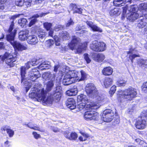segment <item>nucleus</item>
<instances>
[{"mask_svg": "<svg viewBox=\"0 0 147 147\" xmlns=\"http://www.w3.org/2000/svg\"><path fill=\"white\" fill-rule=\"evenodd\" d=\"M38 66L39 69L41 70L48 69L50 67V62L49 61H42V59L37 60L33 59L31 61H28L26 64L25 66H22L20 68V74L21 77V83L25 86L26 91L27 92L33 85L34 82L32 84L31 81L32 82L35 81L40 76L39 73L37 69H33L29 72L27 77L26 74V69H28L31 66H35L39 64Z\"/></svg>", "mask_w": 147, "mask_h": 147, "instance_id": "f257e3e1", "label": "nucleus"}, {"mask_svg": "<svg viewBox=\"0 0 147 147\" xmlns=\"http://www.w3.org/2000/svg\"><path fill=\"white\" fill-rule=\"evenodd\" d=\"M34 87L31 88V92L29 94V97L35 99L39 102H42L44 105H51L54 100L56 102H58L60 99L61 96L60 91L56 90L50 94L47 97V93L44 88L39 89L38 87L41 84L38 82L34 83Z\"/></svg>", "mask_w": 147, "mask_h": 147, "instance_id": "f03ea898", "label": "nucleus"}, {"mask_svg": "<svg viewBox=\"0 0 147 147\" xmlns=\"http://www.w3.org/2000/svg\"><path fill=\"white\" fill-rule=\"evenodd\" d=\"M14 26V23L13 22H11L8 32L9 33L6 35L7 40L9 41L13 47L19 51H22L27 49V47L20 43L14 40V38L16 34L17 30L14 29L11 32L13 29Z\"/></svg>", "mask_w": 147, "mask_h": 147, "instance_id": "7ed1b4c3", "label": "nucleus"}, {"mask_svg": "<svg viewBox=\"0 0 147 147\" xmlns=\"http://www.w3.org/2000/svg\"><path fill=\"white\" fill-rule=\"evenodd\" d=\"M119 95L118 101L120 102H124L126 100H131L137 95V91L134 88H131L125 89L124 90L119 91Z\"/></svg>", "mask_w": 147, "mask_h": 147, "instance_id": "20e7f679", "label": "nucleus"}, {"mask_svg": "<svg viewBox=\"0 0 147 147\" xmlns=\"http://www.w3.org/2000/svg\"><path fill=\"white\" fill-rule=\"evenodd\" d=\"M78 73V72L75 70L66 71L63 80V84L67 86L77 81L79 79Z\"/></svg>", "mask_w": 147, "mask_h": 147, "instance_id": "39448f33", "label": "nucleus"}, {"mask_svg": "<svg viewBox=\"0 0 147 147\" xmlns=\"http://www.w3.org/2000/svg\"><path fill=\"white\" fill-rule=\"evenodd\" d=\"M79 39L76 36H73L72 40L69 44V46L71 49L73 50L74 49H77L78 51L81 52L83 50L86 49L87 43L86 42H84L82 44V46H80L79 47H78L77 45L79 43Z\"/></svg>", "mask_w": 147, "mask_h": 147, "instance_id": "423d86ee", "label": "nucleus"}, {"mask_svg": "<svg viewBox=\"0 0 147 147\" xmlns=\"http://www.w3.org/2000/svg\"><path fill=\"white\" fill-rule=\"evenodd\" d=\"M137 9L134 7L131 6L128 7L127 10L126 11L125 9L123 10V13H127L126 15L127 19L130 21H134L136 20L139 16L137 13Z\"/></svg>", "mask_w": 147, "mask_h": 147, "instance_id": "0eeeda50", "label": "nucleus"}, {"mask_svg": "<svg viewBox=\"0 0 147 147\" xmlns=\"http://www.w3.org/2000/svg\"><path fill=\"white\" fill-rule=\"evenodd\" d=\"M85 91L89 97L94 98L98 96V92L94 85L90 83L86 85Z\"/></svg>", "mask_w": 147, "mask_h": 147, "instance_id": "6e6552de", "label": "nucleus"}, {"mask_svg": "<svg viewBox=\"0 0 147 147\" xmlns=\"http://www.w3.org/2000/svg\"><path fill=\"white\" fill-rule=\"evenodd\" d=\"M4 59L6 64L12 67L15 65V62L17 60V57L13 56L11 54L6 52L3 55Z\"/></svg>", "mask_w": 147, "mask_h": 147, "instance_id": "1a4fd4ad", "label": "nucleus"}, {"mask_svg": "<svg viewBox=\"0 0 147 147\" xmlns=\"http://www.w3.org/2000/svg\"><path fill=\"white\" fill-rule=\"evenodd\" d=\"M114 113L113 112L111 109H107L103 112V120L104 122H109L113 119Z\"/></svg>", "mask_w": 147, "mask_h": 147, "instance_id": "9d476101", "label": "nucleus"}, {"mask_svg": "<svg viewBox=\"0 0 147 147\" xmlns=\"http://www.w3.org/2000/svg\"><path fill=\"white\" fill-rule=\"evenodd\" d=\"M85 112L84 115L85 119L86 120H96L98 119V113L92 111H89Z\"/></svg>", "mask_w": 147, "mask_h": 147, "instance_id": "9b49d317", "label": "nucleus"}, {"mask_svg": "<svg viewBox=\"0 0 147 147\" xmlns=\"http://www.w3.org/2000/svg\"><path fill=\"white\" fill-rule=\"evenodd\" d=\"M77 107L80 111L84 109L86 110H89L94 109V107L90 103L88 104L78 101Z\"/></svg>", "mask_w": 147, "mask_h": 147, "instance_id": "f8f14e48", "label": "nucleus"}, {"mask_svg": "<svg viewBox=\"0 0 147 147\" xmlns=\"http://www.w3.org/2000/svg\"><path fill=\"white\" fill-rule=\"evenodd\" d=\"M49 13V12L46 13H42L40 14H36L33 16L32 17V19L29 22V26L31 27L32 25L34 24L37 22V18L39 17L44 16Z\"/></svg>", "mask_w": 147, "mask_h": 147, "instance_id": "ddd939ff", "label": "nucleus"}, {"mask_svg": "<svg viewBox=\"0 0 147 147\" xmlns=\"http://www.w3.org/2000/svg\"><path fill=\"white\" fill-rule=\"evenodd\" d=\"M136 127L138 129H143L146 127V123L144 119L141 118L137 120L135 123Z\"/></svg>", "mask_w": 147, "mask_h": 147, "instance_id": "4468645a", "label": "nucleus"}, {"mask_svg": "<svg viewBox=\"0 0 147 147\" xmlns=\"http://www.w3.org/2000/svg\"><path fill=\"white\" fill-rule=\"evenodd\" d=\"M101 42L95 40L93 41L90 45V48L93 50L96 51H101Z\"/></svg>", "mask_w": 147, "mask_h": 147, "instance_id": "2eb2a0df", "label": "nucleus"}, {"mask_svg": "<svg viewBox=\"0 0 147 147\" xmlns=\"http://www.w3.org/2000/svg\"><path fill=\"white\" fill-rule=\"evenodd\" d=\"M55 77L54 74L49 72H45L42 75V77L45 81L55 80Z\"/></svg>", "mask_w": 147, "mask_h": 147, "instance_id": "dca6fc26", "label": "nucleus"}, {"mask_svg": "<svg viewBox=\"0 0 147 147\" xmlns=\"http://www.w3.org/2000/svg\"><path fill=\"white\" fill-rule=\"evenodd\" d=\"M66 104L67 107L71 110L74 109L76 107L75 101L72 98H68L66 101Z\"/></svg>", "mask_w": 147, "mask_h": 147, "instance_id": "f3484780", "label": "nucleus"}, {"mask_svg": "<svg viewBox=\"0 0 147 147\" xmlns=\"http://www.w3.org/2000/svg\"><path fill=\"white\" fill-rule=\"evenodd\" d=\"M27 42L29 44L35 45L38 42V40L36 36L34 35L29 36L27 38Z\"/></svg>", "mask_w": 147, "mask_h": 147, "instance_id": "a211bd4d", "label": "nucleus"}, {"mask_svg": "<svg viewBox=\"0 0 147 147\" xmlns=\"http://www.w3.org/2000/svg\"><path fill=\"white\" fill-rule=\"evenodd\" d=\"M55 82V80H49L46 83V88L45 91L47 92H49L51 91L53 89Z\"/></svg>", "mask_w": 147, "mask_h": 147, "instance_id": "6ab92c4d", "label": "nucleus"}, {"mask_svg": "<svg viewBox=\"0 0 147 147\" xmlns=\"http://www.w3.org/2000/svg\"><path fill=\"white\" fill-rule=\"evenodd\" d=\"M28 30L21 31L19 33V38L22 41H24L27 40L28 35Z\"/></svg>", "mask_w": 147, "mask_h": 147, "instance_id": "aec40b11", "label": "nucleus"}, {"mask_svg": "<svg viewBox=\"0 0 147 147\" xmlns=\"http://www.w3.org/2000/svg\"><path fill=\"white\" fill-rule=\"evenodd\" d=\"M65 136L67 138L70 140H76L77 137V134L75 132L70 133L68 132H66L64 133Z\"/></svg>", "mask_w": 147, "mask_h": 147, "instance_id": "412c9836", "label": "nucleus"}, {"mask_svg": "<svg viewBox=\"0 0 147 147\" xmlns=\"http://www.w3.org/2000/svg\"><path fill=\"white\" fill-rule=\"evenodd\" d=\"M131 0H114L113 3L115 6H121L127 3H131Z\"/></svg>", "mask_w": 147, "mask_h": 147, "instance_id": "4be33fe9", "label": "nucleus"}, {"mask_svg": "<svg viewBox=\"0 0 147 147\" xmlns=\"http://www.w3.org/2000/svg\"><path fill=\"white\" fill-rule=\"evenodd\" d=\"M39 40L41 42H43L45 39L46 33L45 31L42 30H39L37 33Z\"/></svg>", "mask_w": 147, "mask_h": 147, "instance_id": "5701e85b", "label": "nucleus"}, {"mask_svg": "<svg viewBox=\"0 0 147 147\" xmlns=\"http://www.w3.org/2000/svg\"><path fill=\"white\" fill-rule=\"evenodd\" d=\"M88 100L87 96L83 94H81L78 96V101L88 104L90 103L88 102Z\"/></svg>", "mask_w": 147, "mask_h": 147, "instance_id": "b1692460", "label": "nucleus"}, {"mask_svg": "<svg viewBox=\"0 0 147 147\" xmlns=\"http://www.w3.org/2000/svg\"><path fill=\"white\" fill-rule=\"evenodd\" d=\"M87 24L91 28L92 30L93 31H99L100 29L96 25L94 24L92 22L90 21H87Z\"/></svg>", "mask_w": 147, "mask_h": 147, "instance_id": "393cba45", "label": "nucleus"}, {"mask_svg": "<svg viewBox=\"0 0 147 147\" xmlns=\"http://www.w3.org/2000/svg\"><path fill=\"white\" fill-rule=\"evenodd\" d=\"M140 18L138 20V24L137 26L139 28H142L144 27L147 24V21L146 19L144 18Z\"/></svg>", "mask_w": 147, "mask_h": 147, "instance_id": "a878e982", "label": "nucleus"}, {"mask_svg": "<svg viewBox=\"0 0 147 147\" xmlns=\"http://www.w3.org/2000/svg\"><path fill=\"white\" fill-rule=\"evenodd\" d=\"M102 72L104 75L109 76L112 74L113 70L110 67H105L102 70Z\"/></svg>", "mask_w": 147, "mask_h": 147, "instance_id": "bb28decb", "label": "nucleus"}, {"mask_svg": "<svg viewBox=\"0 0 147 147\" xmlns=\"http://www.w3.org/2000/svg\"><path fill=\"white\" fill-rule=\"evenodd\" d=\"M113 80L112 78H107L104 81V84L106 88L109 87L113 84Z\"/></svg>", "mask_w": 147, "mask_h": 147, "instance_id": "cd10ccee", "label": "nucleus"}, {"mask_svg": "<svg viewBox=\"0 0 147 147\" xmlns=\"http://www.w3.org/2000/svg\"><path fill=\"white\" fill-rule=\"evenodd\" d=\"M138 63L139 66L142 68L147 67V60L144 59H140L138 60Z\"/></svg>", "mask_w": 147, "mask_h": 147, "instance_id": "c85d7f7f", "label": "nucleus"}, {"mask_svg": "<svg viewBox=\"0 0 147 147\" xmlns=\"http://www.w3.org/2000/svg\"><path fill=\"white\" fill-rule=\"evenodd\" d=\"M78 92L76 88L71 89L66 92V94L68 96H73L76 95Z\"/></svg>", "mask_w": 147, "mask_h": 147, "instance_id": "c756f323", "label": "nucleus"}, {"mask_svg": "<svg viewBox=\"0 0 147 147\" xmlns=\"http://www.w3.org/2000/svg\"><path fill=\"white\" fill-rule=\"evenodd\" d=\"M121 13V11L117 8H114L111 10L109 12L110 16H118Z\"/></svg>", "mask_w": 147, "mask_h": 147, "instance_id": "7c9ffc66", "label": "nucleus"}, {"mask_svg": "<svg viewBox=\"0 0 147 147\" xmlns=\"http://www.w3.org/2000/svg\"><path fill=\"white\" fill-rule=\"evenodd\" d=\"M60 37L63 40H68L70 38L69 33L65 31H63L59 34Z\"/></svg>", "mask_w": 147, "mask_h": 147, "instance_id": "2f4dec72", "label": "nucleus"}, {"mask_svg": "<svg viewBox=\"0 0 147 147\" xmlns=\"http://www.w3.org/2000/svg\"><path fill=\"white\" fill-rule=\"evenodd\" d=\"M27 125L28 127L35 130L39 131L42 132H44L45 131L44 129H40L38 126L36 125L35 124L29 123V125Z\"/></svg>", "mask_w": 147, "mask_h": 147, "instance_id": "473e14b6", "label": "nucleus"}, {"mask_svg": "<svg viewBox=\"0 0 147 147\" xmlns=\"http://www.w3.org/2000/svg\"><path fill=\"white\" fill-rule=\"evenodd\" d=\"M139 10L142 13L147 11V3H141L140 5L138 7Z\"/></svg>", "mask_w": 147, "mask_h": 147, "instance_id": "72a5a7b5", "label": "nucleus"}, {"mask_svg": "<svg viewBox=\"0 0 147 147\" xmlns=\"http://www.w3.org/2000/svg\"><path fill=\"white\" fill-rule=\"evenodd\" d=\"M27 22V20L25 18H21L18 21L19 24L22 27H23L26 25Z\"/></svg>", "mask_w": 147, "mask_h": 147, "instance_id": "f704fd0d", "label": "nucleus"}, {"mask_svg": "<svg viewBox=\"0 0 147 147\" xmlns=\"http://www.w3.org/2000/svg\"><path fill=\"white\" fill-rule=\"evenodd\" d=\"M101 55L100 53H96L92 55L94 60L96 61L99 62L101 60Z\"/></svg>", "mask_w": 147, "mask_h": 147, "instance_id": "c9c22d12", "label": "nucleus"}, {"mask_svg": "<svg viewBox=\"0 0 147 147\" xmlns=\"http://www.w3.org/2000/svg\"><path fill=\"white\" fill-rule=\"evenodd\" d=\"M126 82L123 80H119L117 82V85L118 86H124L126 84Z\"/></svg>", "mask_w": 147, "mask_h": 147, "instance_id": "e433bc0d", "label": "nucleus"}, {"mask_svg": "<svg viewBox=\"0 0 147 147\" xmlns=\"http://www.w3.org/2000/svg\"><path fill=\"white\" fill-rule=\"evenodd\" d=\"M43 25L45 28L47 30H49L52 26V24L47 22L44 23Z\"/></svg>", "mask_w": 147, "mask_h": 147, "instance_id": "4c0bfd02", "label": "nucleus"}, {"mask_svg": "<svg viewBox=\"0 0 147 147\" xmlns=\"http://www.w3.org/2000/svg\"><path fill=\"white\" fill-rule=\"evenodd\" d=\"M16 5L20 7H22L24 5V0H16L15 1Z\"/></svg>", "mask_w": 147, "mask_h": 147, "instance_id": "58836bf2", "label": "nucleus"}, {"mask_svg": "<svg viewBox=\"0 0 147 147\" xmlns=\"http://www.w3.org/2000/svg\"><path fill=\"white\" fill-rule=\"evenodd\" d=\"M6 132L8 134L9 137L10 138L13 137L14 134V131L10 129V128Z\"/></svg>", "mask_w": 147, "mask_h": 147, "instance_id": "ea45409f", "label": "nucleus"}, {"mask_svg": "<svg viewBox=\"0 0 147 147\" xmlns=\"http://www.w3.org/2000/svg\"><path fill=\"white\" fill-rule=\"evenodd\" d=\"M54 62L55 63V65L54 67V71L55 72H57L58 71V69L60 67L59 63L58 61H54Z\"/></svg>", "mask_w": 147, "mask_h": 147, "instance_id": "a19ab883", "label": "nucleus"}, {"mask_svg": "<svg viewBox=\"0 0 147 147\" xmlns=\"http://www.w3.org/2000/svg\"><path fill=\"white\" fill-rule=\"evenodd\" d=\"M84 59L87 63H89L91 60L90 58L89 55L87 53H85L84 54Z\"/></svg>", "mask_w": 147, "mask_h": 147, "instance_id": "79ce46f5", "label": "nucleus"}, {"mask_svg": "<svg viewBox=\"0 0 147 147\" xmlns=\"http://www.w3.org/2000/svg\"><path fill=\"white\" fill-rule=\"evenodd\" d=\"M81 77V78L78 81L84 80L86 78V73L83 71H80Z\"/></svg>", "mask_w": 147, "mask_h": 147, "instance_id": "37998d69", "label": "nucleus"}, {"mask_svg": "<svg viewBox=\"0 0 147 147\" xmlns=\"http://www.w3.org/2000/svg\"><path fill=\"white\" fill-rule=\"evenodd\" d=\"M54 43V41L52 39H49L47 41V47H49L51 46Z\"/></svg>", "mask_w": 147, "mask_h": 147, "instance_id": "c03bdc74", "label": "nucleus"}, {"mask_svg": "<svg viewBox=\"0 0 147 147\" xmlns=\"http://www.w3.org/2000/svg\"><path fill=\"white\" fill-rule=\"evenodd\" d=\"M142 90L147 94V81L143 83L142 86Z\"/></svg>", "mask_w": 147, "mask_h": 147, "instance_id": "a18cd8bd", "label": "nucleus"}, {"mask_svg": "<svg viewBox=\"0 0 147 147\" xmlns=\"http://www.w3.org/2000/svg\"><path fill=\"white\" fill-rule=\"evenodd\" d=\"M78 7L77 5L75 4L72 3L70 4L69 6L70 9H71V10H73V12H74V11L76 10Z\"/></svg>", "mask_w": 147, "mask_h": 147, "instance_id": "49530a36", "label": "nucleus"}, {"mask_svg": "<svg viewBox=\"0 0 147 147\" xmlns=\"http://www.w3.org/2000/svg\"><path fill=\"white\" fill-rule=\"evenodd\" d=\"M120 122V120L119 117L116 119H114V121L112 123V125L113 126H115L119 124Z\"/></svg>", "mask_w": 147, "mask_h": 147, "instance_id": "de8ad7c7", "label": "nucleus"}, {"mask_svg": "<svg viewBox=\"0 0 147 147\" xmlns=\"http://www.w3.org/2000/svg\"><path fill=\"white\" fill-rule=\"evenodd\" d=\"M116 86L115 85L113 86L111 88L109 93L111 95L113 94L115 92L116 90Z\"/></svg>", "mask_w": 147, "mask_h": 147, "instance_id": "09e8293b", "label": "nucleus"}, {"mask_svg": "<svg viewBox=\"0 0 147 147\" xmlns=\"http://www.w3.org/2000/svg\"><path fill=\"white\" fill-rule=\"evenodd\" d=\"M32 1H30L28 0H24L23 5H26L27 7H28L30 6V3Z\"/></svg>", "mask_w": 147, "mask_h": 147, "instance_id": "8fccbe9b", "label": "nucleus"}, {"mask_svg": "<svg viewBox=\"0 0 147 147\" xmlns=\"http://www.w3.org/2000/svg\"><path fill=\"white\" fill-rule=\"evenodd\" d=\"M82 9L80 8H77V9L75 11H74V12H73V13H78L79 14H81L82 13Z\"/></svg>", "mask_w": 147, "mask_h": 147, "instance_id": "3c124183", "label": "nucleus"}, {"mask_svg": "<svg viewBox=\"0 0 147 147\" xmlns=\"http://www.w3.org/2000/svg\"><path fill=\"white\" fill-rule=\"evenodd\" d=\"M74 23L73 22V20L71 18H70L69 20L67 23L66 24V26L69 27L71 25H73Z\"/></svg>", "mask_w": 147, "mask_h": 147, "instance_id": "603ef678", "label": "nucleus"}, {"mask_svg": "<svg viewBox=\"0 0 147 147\" xmlns=\"http://www.w3.org/2000/svg\"><path fill=\"white\" fill-rule=\"evenodd\" d=\"M139 57V56L138 55L136 54H133V55H130L129 56V58L131 60V61L133 63V60L136 57Z\"/></svg>", "mask_w": 147, "mask_h": 147, "instance_id": "864d4df0", "label": "nucleus"}, {"mask_svg": "<svg viewBox=\"0 0 147 147\" xmlns=\"http://www.w3.org/2000/svg\"><path fill=\"white\" fill-rule=\"evenodd\" d=\"M107 49V46L104 42H102V51L105 50Z\"/></svg>", "mask_w": 147, "mask_h": 147, "instance_id": "5fc2aeb1", "label": "nucleus"}, {"mask_svg": "<svg viewBox=\"0 0 147 147\" xmlns=\"http://www.w3.org/2000/svg\"><path fill=\"white\" fill-rule=\"evenodd\" d=\"M9 127L7 125L3 126L1 127V130L2 131H6L7 132V131L9 129Z\"/></svg>", "mask_w": 147, "mask_h": 147, "instance_id": "6e6d98bb", "label": "nucleus"}, {"mask_svg": "<svg viewBox=\"0 0 147 147\" xmlns=\"http://www.w3.org/2000/svg\"><path fill=\"white\" fill-rule=\"evenodd\" d=\"M32 134L35 139H37L40 137V135L36 132H33Z\"/></svg>", "mask_w": 147, "mask_h": 147, "instance_id": "4d7b16f0", "label": "nucleus"}, {"mask_svg": "<svg viewBox=\"0 0 147 147\" xmlns=\"http://www.w3.org/2000/svg\"><path fill=\"white\" fill-rule=\"evenodd\" d=\"M82 135L85 139L88 138L89 137V135L87 133L82 132L81 133Z\"/></svg>", "mask_w": 147, "mask_h": 147, "instance_id": "13d9d810", "label": "nucleus"}, {"mask_svg": "<svg viewBox=\"0 0 147 147\" xmlns=\"http://www.w3.org/2000/svg\"><path fill=\"white\" fill-rule=\"evenodd\" d=\"M129 51L127 52V53L128 54H130V53H134V52L135 50L134 49H133L132 48H131L129 49Z\"/></svg>", "mask_w": 147, "mask_h": 147, "instance_id": "bf43d9fd", "label": "nucleus"}, {"mask_svg": "<svg viewBox=\"0 0 147 147\" xmlns=\"http://www.w3.org/2000/svg\"><path fill=\"white\" fill-rule=\"evenodd\" d=\"M55 42L58 40H60V38L57 35H55L53 37Z\"/></svg>", "mask_w": 147, "mask_h": 147, "instance_id": "052dcab7", "label": "nucleus"}, {"mask_svg": "<svg viewBox=\"0 0 147 147\" xmlns=\"http://www.w3.org/2000/svg\"><path fill=\"white\" fill-rule=\"evenodd\" d=\"M53 31L52 30H50L49 32V35L51 37H53Z\"/></svg>", "mask_w": 147, "mask_h": 147, "instance_id": "680f3d73", "label": "nucleus"}, {"mask_svg": "<svg viewBox=\"0 0 147 147\" xmlns=\"http://www.w3.org/2000/svg\"><path fill=\"white\" fill-rule=\"evenodd\" d=\"M5 61L3 55L0 56V63H1Z\"/></svg>", "mask_w": 147, "mask_h": 147, "instance_id": "e2e57ef3", "label": "nucleus"}, {"mask_svg": "<svg viewBox=\"0 0 147 147\" xmlns=\"http://www.w3.org/2000/svg\"><path fill=\"white\" fill-rule=\"evenodd\" d=\"M52 129L54 132H57L59 131L58 129L56 127H53Z\"/></svg>", "mask_w": 147, "mask_h": 147, "instance_id": "0e129e2a", "label": "nucleus"}, {"mask_svg": "<svg viewBox=\"0 0 147 147\" xmlns=\"http://www.w3.org/2000/svg\"><path fill=\"white\" fill-rule=\"evenodd\" d=\"M82 27L80 25H78L76 28V30L77 31H79L82 29Z\"/></svg>", "mask_w": 147, "mask_h": 147, "instance_id": "69168bd1", "label": "nucleus"}, {"mask_svg": "<svg viewBox=\"0 0 147 147\" xmlns=\"http://www.w3.org/2000/svg\"><path fill=\"white\" fill-rule=\"evenodd\" d=\"M4 48V43L3 42H0V49H3Z\"/></svg>", "mask_w": 147, "mask_h": 147, "instance_id": "338daca9", "label": "nucleus"}, {"mask_svg": "<svg viewBox=\"0 0 147 147\" xmlns=\"http://www.w3.org/2000/svg\"><path fill=\"white\" fill-rule=\"evenodd\" d=\"M135 141L138 144L140 143L141 140L139 138H136L135 139Z\"/></svg>", "mask_w": 147, "mask_h": 147, "instance_id": "774afa93", "label": "nucleus"}]
</instances>
